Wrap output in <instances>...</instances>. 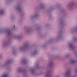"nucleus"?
<instances>
[{
	"mask_svg": "<svg viewBox=\"0 0 77 77\" xmlns=\"http://www.w3.org/2000/svg\"><path fill=\"white\" fill-rule=\"evenodd\" d=\"M24 46H23V48H21V49H23V48H24Z\"/></svg>",
	"mask_w": 77,
	"mask_h": 77,
	"instance_id": "obj_3",
	"label": "nucleus"
},
{
	"mask_svg": "<svg viewBox=\"0 0 77 77\" xmlns=\"http://www.w3.org/2000/svg\"><path fill=\"white\" fill-rule=\"evenodd\" d=\"M36 53V51H35V52H33V54H35Z\"/></svg>",
	"mask_w": 77,
	"mask_h": 77,
	"instance_id": "obj_2",
	"label": "nucleus"
},
{
	"mask_svg": "<svg viewBox=\"0 0 77 77\" xmlns=\"http://www.w3.org/2000/svg\"><path fill=\"white\" fill-rule=\"evenodd\" d=\"M25 47H27V45H26Z\"/></svg>",
	"mask_w": 77,
	"mask_h": 77,
	"instance_id": "obj_5",
	"label": "nucleus"
},
{
	"mask_svg": "<svg viewBox=\"0 0 77 77\" xmlns=\"http://www.w3.org/2000/svg\"><path fill=\"white\" fill-rule=\"evenodd\" d=\"M14 27V29H15V25H14V27Z\"/></svg>",
	"mask_w": 77,
	"mask_h": 77,
	"instance_id": "obj_4",
	"label": "nucleus"
},
{
	"mask_svg": "<svg viewBox=\"0 0 77 77\" xmlns=\"http://www.w3.org/2000/svg\"><path fill=\"white\" fill-rule=\"evenodd\" d=\"M2 77H8V75L6 74L2 75Z\"/></svg>",
	"mask_w": 77,
	"mask_h": 77,
	"instance_id": "obj_1",
	"label": "nucleus"
}]
</instances>
